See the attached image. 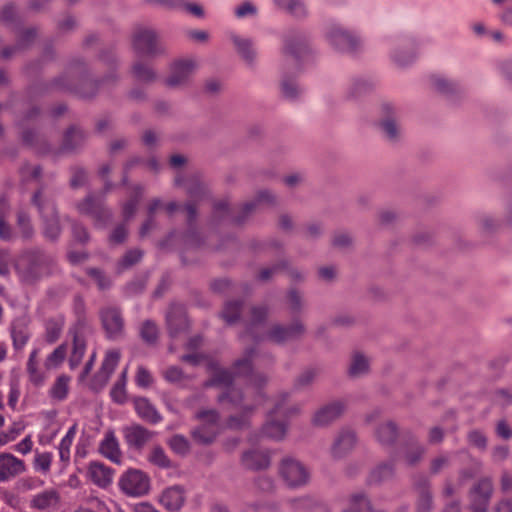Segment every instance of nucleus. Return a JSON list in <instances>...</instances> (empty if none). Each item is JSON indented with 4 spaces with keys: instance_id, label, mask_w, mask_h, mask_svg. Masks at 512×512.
Here are the masks:
<instances>
[{
    "instance_id": "nucleus-1",
    "label": "nucleus",
    "mask_w": 512,
    "mask_h": 512,
    "mask_svg": "<svg viewBox=\"0 0 512 512\" xmlns=\"http://www.w3.org/2000/svg\"><path fill=\"white\" fill-rule=\"evenodd\" d=\"M181 359L192 365H198L202 361H206L211 376L210 379L204 382L203 387L224 389L225 391L218 395V402L223 407L235 410V413L229 417L227 425L235 429L246 426L256 407L264 401V395L260 388L266 383V378L261 375H252L245 390H237L233 386L234 376L228 370L221 368L217 362L198 353L183 355Z\"/></svg>"
},
{
    "instance_id": "nucleus-33",
    "label": "nucleus",
    "mask_w": 512,
    "mask_h": 512,
    "mask_svg": "<svg viewBox=\"0 0 512 512\" xmlns=\"http://www.w3.org/2000/svg\"><path fill=\"white\" fill-rule=\"evenodd\" d=\"M375 438L382 446H391L398 437V428L393 421H386L375 430Z\"/></svg>"
},
{
    "instance_id": "nucleus-40",
    "label": "nucleus",
    "mask_w": 512,
    "mask_h": 512,
    "mask_svg": "<svg viewBox=\"0 0 512 512\" xmlns=\"http://www.w3.org/2000/svg\"><path fill=\"white\" fill-rule=\"evenodd\" d=\"M76 435V425L71 426L66 432L65 436L61 439L58 450L60 460L68 462L70 460V448Z\"/></svg>"
},
{
    "instance_id": "nucleus-62",
    "label": "nucleus",
    "mask_w": 512,
    "mask_h": 512,
    "mask_svg": "<svg viewBox=\"0 0 512 512\" xmlns=\"http://www.w3.org/2000/svg\"><path fill=\"white\" fill-rule=\"evenodd\" d=\"M44 482L37 477H27L18 482V488L23 491H30L40 488Z\"/></svg>"
},
{
    "instance_id": "nucleus-63",
    "label": "nucleus",
    "mask_w": 512,
    "mask_h": 512,
    "mask_svg": "<svg viewBox=\"0 0 512 512\" xmlns=\"http://www.w3.org/2000/svg\"><path fill=\"white\" fill-rule=\"evenodd\" d=\"M256 13H257L256 6L249 1L243 2L235 8V15L238 18L254 16V15H256Z\"/></svg>"
},
{
    "instance_id": "nucleus-45",
    "label": "nucleus",
    "mask_w": 512,
    "mask_h": 512,
    "mask_svg": "<svg viewBox=\"0 0 512 512\" xmlns=\"http://www.w3.org/2000/svg\"><path fill=\"white\" fill-rule=\"evenodd\" d=\"M255 350L254 349H248L245 351L244 355L242 358L238 359L235 363H234V370L236 372V374L238 375H246V374H249L252 370V360L255 356Z\"/></svg>"
},
{
    "instance_id": "nucleus-32",
    "label": "nucleus",
    "mask_w": 512,
    "mask_h": 512,
    "mask_svg": "<svg viewBox=\"0 0 512 512\" xmlns=\"http://www.w3.org/2000/svg\"><path fill=\"white\" fill-rule=\"evenodd\" d=\"M370 359L362 352H354L351 356L348 375L351 378H360L369 373Z\"/></svg>"
},
{
    "instance_id": "nucleus-3",
    "label": "nucleus",
    "mask_w": 512,
    "mask_h": 512,
    "mask_svg": "<svg viewBox=\"0 0 512 512\" xmlns=\"http://www.w3.org/2000/svg\"><path fill=\"white\" fill-rule=\"evenodd\" d=\"M325 38L339 52H356L362 46L361 37L338 22H331L326 26Z\"/></svg>"
},
{
    "instance_id": "nucleus-58",
    "label": "nucleus",
    "mask_w": 512,
    "mask_h": 512,
    "mask_svg": "<svg viewBox=\"0 0 512 512\" xmlns=\"http://www.w3.org/2000/svg\"><path fill=\"white\" fill-rule=\"evenodd\" d=\"M425 448L421 445H413L406 452L405 460L409 465L417 463L425 454Z\"/></svg>"
},
{
    "instance_id": "nucleus-51",
    "label": "nucleus",
    "mask_w": 512,
    "mask_h": 512,
    "mask_svg": "<svg viewBox=\"0 0 512 512\" xmlns=\"http://www.w3.org/2000/svg\"><path fill=\"white\" fill-rule=\"evenodd\" d=\"M241 311V303L238 301L227 302L221 313V317L227 324H233L238 319Z\"/></svg>"
},
{
    "instance_id": "nucleus-20",
    "label": "nucleus",
    "mask_w": 512,
    "mask_h": 512,
    "mask_svg": "<svg viewBox=\"0 0 512 512\" xmlns=\"http://www.w3.org/2000/svg\"><path fill=\"white\" fill-rule=\"evenodd\" d=\"M304 326L300 322H294L289 327L279 324L273 325L262 339H268L275 343H284L297 338L304 333Z\"/></svg>"
},
{
    "instance_id": "nucleus-26",
    "label": "nucleus",
    "mask_w": 512,
    "mask_h": 512,
    "mask_svg": "<svg viewBox=\"0 0 512 512\" xmlns=\"http://www.w3.org/2000/svg\"><path fill=\"white\" fill-rule=\"evenodd\" d=\"M375 82L367 76H357L350 80L346 87L345 95L349 100H355L371 92Z\"/></svg>"
},
{
    "instance_id": "nucleus-56",
    "label": "nucleus",
    "mask_w": 512,
    "mask_h": 512,
    "mask_svg": "<svg viewBox=\"0 0 512 512\" xmlns=\"http://www.w3.org/2000/svg\"><path fill=\"white\" fill-rule=\"evenodd\" d=\"M381 128L389 140H396L400 133V127L394 118H387L383 120Z\"/></svg>"
},
{
    "instance_id": "nucleus-12",
    "label": "nucleus",
    "mask_w": 512,
    "mask_h": 512,
    "mask_svg": "<svg viewBox=\"0 0 512 512\" xmlns=\"http://www.w3.org/2000/svg\"><path fill=\"white\" fill-rule=\"evenodd\" d=\"M357 437L350 428H342L335 435L329 453L334 460L346 457L355 448Z\"/></svg>"
},
{
    "instance_id": "nucleus-25",
    "label": "nucleus",
    "mask_w": 512,
    "mask_h": 512,
    "mask_svg": "<svg viewBox=\"0 0 512 512\" xmlns=\"http://www.w3.org/2000/svg\"><path fill=\"white\" fill-rule=\"evenodd\" d=\"M99 452L113 463H121L122 453L119 447V442L113 431H107L104 434L103 439L99 443Z\"/></svg>"
},
{
    "instance_id": "nucleus-30",
    "label": "nucleus",
    "mask_w": 512,
    "mask_h": 512,
    "mask_svg": "<svg viewBox=\"0 0 512 512\" xmlns=\"http://www.w3.org/2000/svg\"><path fill=\"white\" fill-rule=\"evenodd\" d=\"M134 408L137 415L144 421L156 424L162 420V416L155 406L145 397L134 399Z\"/></svg>"
},
{
    "instance_id": "nucleus-39",
    "label": "nucleus",
    "mask_w": 512,
    "mask_h": 512,
    "mask_svg": "<svg viewBox=\"0 0 512 512\" xmlns=\"http://www.w3.org/2000/svg\"><path fill=\"white\" fill-rule=\"evenodd\" d=\"M128 368H124L118 380L113 385L110 395L113 401L122 404L126 401V382H127Z\"/></svg>"
},
{
    "instance_id": "nucleus-36",
    "label": "nucleus",
    "mask_w": 512,
    "mask_h": 512,
    "mask_svg": "<svg viewBox=\"0 0 512 512\" xmlns=\"http://www.w3.org/2000/svg\"><path fill=\"white\" fill-rule=\"evenodd\" d=\"M70 378L61 375L57 377L49 390V396L55 401H63L66 399L69 391Z\"/></svg>"
},
{
    "instance_id": "nucleus-23",
    "label": "nucleus",
    "mask_w": 512,
    "mask_h": 512,
    "mask_svg": "<svg viewBox=\"0 0 512 512\" xmlns=\"http://www.w3.org/2000/svg\"><path fill=\"white\" fill-rule=\"evenodd\" d=\"M241 462L245 468L257 471L268 468L271 457L268 451L250 449L243 453Z\"/></svg>"
},
{
    "instance_id": "nucleus-8",
    "label": "nucleus",
    "mask_w": 512,
    "mask_h": 512,
    "mask_svg": "<svg viewBox=\"0 0 512 512\" xmlns=\"http://www.w3.org/2000/svg\"><path fill=\"white\" fill-rule=\"evenodd\" d=\"M132 45L135 53L140 57H155L164 53L165 49L159 42L157 33L147 27L135 29L132 37Z\"/></svg>"
},
{
    "instance_id": "nucleus-52",
    "label": "nucleus",
    "mask_w": 512,
    "mask_h": 512,
    "mask_svg": "<svg viewBox=\"0 0 512 512\" xmlns=\"http://www.w3.org/2000/svg\"><path fill=\"white\" fill-rule=\"evenodd\" d=\"M67 349L65 345L58 346L45 360L44 366L46 370L58 367L66 356Z\"/></svg>"
},
{
    "instance_id": "nucleus-49",
    "label": "nucleus",
    "mask_w": 512,
    "mask_h": 512,
    "mask_svg": "<svg viewBox=\"0 0 512 512\" xmlns=\"http://www.w3.org/2000/svg\"><path fill=\"white\" fill-rule=\"evenodd\" d=\"M168 445L173 452L179 455H186L190 451V443L186 437L180 434L172 436L168 440Z\"/></svg>"
},
{
    "instance_id": "nucleus-10",
    "label": "nucleus",
    "mask_w": 512,
    "mask_h": 512,
    "mask_svg": "<svg viewBox=\"0 0 512 512\" xmlns=\"http://www.w3.org/2000/svg\"><path fill=\"white\" fill-rule=\"evenodd\" d=\"M119 486L125 494L139 497L148 493L150 480L141 470L131 469L121 476Z\"/></svg>"
},
{
    "instance_id": "nucleus-54",
    "label": "nucleus",
    "mask_w": 512,
    "mask_h": 512,
    "mask_svg": "<svg viewBox=\"0 0 512 512\" xmlns=\"http://www.w3.org/2000/svg\"><path fill=\"white\" fill-rule=\"evenodd\" d=\"M142 339L148 343H153L158 337V328L156 324L150 320L145 321L140 328Z\"/></svg>"
},
{
    "instance_id": "nucleus-15",
    "label": "nucleus",
    "mask_w": 512,
    "mask_h": 512,
    "mask_svg": "<svg viewBox=\"0 0 512 512\" xmlns=\"http://www.w3.org/2000/svg\"><path fill=\"white\" fill-rule=\"evenodd\" d=\"M345 404L342 401H332L321 406L312 417V424L316 427H326L335 422L343 414Z\"/></svg>"
},
{
    "instance_id": "nucleus-19",
    "label": "nucleus",
    "mask_w": 512,
    "mask_h": 512,
    "mask_svg": "<svg viewBox=\"0 0 512 512\" xmlns=\"http://www.w3.org/2000/svg\"><path fill=\"white\" fill-rule=\"evenodd\" d=\"M42 348L40 346H35L27 360L26 371L29 377V381L34 386H42L47 379V371L46 368H42L41 366V354Z\"/></svg>"
},
{
    "instance_id": "nucleus-44",
    "label": "nucleus",
    "mask_w": 512,
    "mask_h": 512,
    "mask_svg": "<svg viewBox=\"0 0 512 512\" xmlns=\"http://www.w3.org/2000/svg\"><path fill=\"white\" fill-rule=\"evenodd\" d=\"M133 75L138 81L144 83H149L156 79V74L153 69L142 62H136L133 65Z\"/></svg>"
},
{
    "instance_id": "nucleus-24",
    "label": "nucleus",
    "mask_w": 512,
    "mask_h": 512,
    "mask_svg": "<svg viewBox=\"0 0 512 512\" xmlns=\"http://www.w3.org/2000/svg\"><path fill=\"white\" fill-rule=\"evenodd\" d=\"M88 477L98 487L106 488L113 481L114 471L103 463L94 461L89 464Z\"/></svg>"
},
{
    "instance_id": "nucleus-41",
    "label": "nucleus",
    "mask_w": 512,
    "mask_h": 512,
    "mask_svg": "<svg viewBox=\"0 0 512 512\" xmlns=\"http://www.w3.org/2000/svg\"><path fill=\"white\" fill-rule=\"evenodd\" d=\"M148 461L162 469H167L172 467V462L165 453L164 449L160 446H154L149 455H148Z\"/></svg>"
},
{
    "instance_id": "nucleus-50",
    "label": "nucleus",
    "mask_w": 512,
    "mask_h": 512,
    "mask_svg": "<svg viewBox=\"0 0 512 512\" xmlns=\"http://www.w3.org/2000/svg\"><path fill=\"white\" fill-rule=\"evenodd\" d=\"M185 187L187 193L192 200H197L204 196L206 188L203 183L197 177H191L186 180Z\"/></svg>"
},
{
    "instance_id": "nucleus-14",
    "label": "nucleus",
    "mask_w": 512,
    "mask_h": 512,
    "mask_svg": "<svg viewBox=\"0 0 512 512\" xmlns=\"http://www.w3.org/2000/svg\"><path fill=\"white\" fill-rule=\"evenodd\" d=\"M196 69V63L192 59L175 61L170 68V74L166 84L170 87H179L186 84Z\"/></svg>"
},
{
    "instance_id": "nucleus-21",
    "label": "nucleus",
    "mask_w": 512,
    "mask_h": 512,
    "mask_svg": "<svg viewBox=\"0 0 512 512\" xmlns=\"http://www.w3.org/2000/svg\"><path fill=\"white\" fill-rule=\"evenodd\" d=\"M123 434L127 445L135 450H141L154 436V432L138 424L125 427Z\"/></svg>"
},
{
    "instance_id": "nucleus-6",
    "label": "nucleus",
    "mask_w": 512,
    "mask_h": 512,
    "mask_svg": "<svg viewBox=\"0 0 512 512\" xmlns=\"http://www.w3.org/2000/svg\"><path fill=\"white\" fill-rule=\"evenodd\" d=\"M201 425L192 430L191 436L195 442L209 445L219 434V413L215 409L201 410L195 414Z\"/></svg>"
},
{
    "instance_id": "nucleus-17",
    "label": "nucleus",
    "mask_w": 512,
    "mask_h": 512,
    "mask_svg": "<svg viewBox=\"0 0 512 512\" xmlns=\"http://www.w3.org/2000/svg\"><path fill=\"white\" fill-rule=\"evenodd\" d=\"M101 320L109 338L116 339L123 333L124 322L120 311L115 307H106L102 309Z\"/></svg>"
},
{
    "instance_id": "nucleus-27",
    "label": "nucleus",
    "mask_w": 512,
    "mask_h": 512,
    "mask_svg": "<svg viewBox=\"0 0 512 512\" xmlns=\"http://www.w3.org/2000/svg\"><path fill=\"white\" fill-rule=\"evenodd\" d=\"M275 196L268 190H262L258 192L254 201H250L245 203L241 208L239 213L233 218V221L237 224L243 223L248 216L254 212L258 205L261 203H274Z\"/></svg>"
},
{
    "instance_id": "nucleus-5",
    "label": "nucleus",
    "mask_w": 512,
    "mask_h": 512,
    "mask_svg": "<svg viewBox=\"0 0 512 512\" xmlns=\"http://www.w3.org/2000/svg\"><path fill=\"white\" fill-rule=\"evenodd\" d=\"M278 473L280 478L290 488L303 487L310 480V470L308 467L291 456L284 457L280 461Z\"/></svg>"
},
{
    "instance_id": "nucleus-64",
    "label": "nucleus",
    "mask_w": 512,
    "mask_h": 512,
    "mask_svg": "<svg viewBox=\"0 0 512 512\" xmlns=\"http://www.w3.org/2000/svg\"><path fill=\"white\" fill-rule=\"evenodd\" d=\"M135 381L139 387L146 388L150 386V384L153 381V378L150 372L145 367L139 366L137 369Z\"/></svg>"
},
{
    "instance_id": "nucleus-53",
    "label": "nucleus",
    "mask_w": 512,
    "mask_h": 512,
    "mask_svg": "<svg viewBox=\"0 0 512 512\" xmlns=\"http://www.w3.org/2000/svg\"><path fill=\"white\" fill-rule=\"evenodd\" d=\"M53 455L50 452L37 453L34 458V469L46 474L51 467Z\"/></svg>"
},
{
    "instance_id": "nucleus-11",
    "label": "nucleus",
    "mask_w": 512,
    "mask_h": 512,
    "mask_svg": "<svg viewBox=\"0 0 512 512\" xmlns=\"http://www.w3.org/2000/svg\"><path fill=\"white\" fill-rule=\"evenodd\" d=\"M493 490V481L490 477L478 480L470 491V507L472 512L487 511Z\"/></svg>"
},
{
    "instance_id": "nucleus-29",
    "label": "nucleus",
    "mask_w": 512,
    "mask_h": 512,
    "mask_svg": "<svg viewBox=\"0 0 512 512\" xmlns=\"http://www.w3.org/2000/svg\"><path fill=\"white\" fill-rule=\"evenodd\" d=\"M60 493L56 489H46L31 499V507L39 510L56 509L60 504Z\"/></svg>"
},
{
    "instance_id": "nucleus-34",
    "label": "nucleus",
    "mask_w": 512,
    "mask_h": 512,
    "mask_svg": "<svg viewBox=\"0 0 512 512\" xmlns=\"http://www.w3.org/2000/svg\"><path fill=\"white\" fill-rule=\"evenodd\" d=\"M231 41L235 45L238 53L248 63H252L256 56V51L250 39L243 38L236 34H231Z\"/></svg>"
},
{
    "instance_id": "nucleus-38",
    "label": "nucleus",
    "mask_w": 512,
    "mask_h": 512,
    "mask_svg": "<svg viewBox=\"0 0 512 512\" xmlns=\"http://www.w3.org/2000/svg\"><path fill=\"white\" fill-rule=\"evenodd\" d=\"M85 138V134L82 130L71 128L64 136L63 149L66 151L75 150L84 143Z\"/></svg>"
},
{
    "instance_id": "nucleus-2",
    "label": "nucleus",
    "mask_w": 512,
    "mask_h": 512,
    "mask_svg": "<svg viewBox=\"0 0 512 512\" xmlns=\"http://www.w3.org/2000/svg\"><path fill=\"white\" fill-rule=\"evenodd\" d=\"M289 392H280L273 399V407L269 410L265 423L261 428L263 437L281 441L288 429V418L300 413L298 405H288Z\"/></svg>"
},
{
    "instance_id": "nucleus-42",
    "label": "nucleus",
    "mask_w": 512,
    "mask_h": 512,
    "mask_svg": "<svg viewBox=\"0 0 512 512\" xmlns=\"http://www.w3.org/2000/svg\"><path fill=\"white\" fill-rule=\"evenodd\" d=\"M142 196V188L137 186L133 189L130 198L123 204L122 215L125 220H129L135 214L138 202Z\"/></svg>"
},
{
    "instance_id": "nucleus-61",
    "label": "nucleus",
    "mask_w": 512,
    "mask_h": 512,
    "mask_svg": "<svg viewBox=\"0 0 512 512\" xmlns=\"http://www.w3.org/2000/svg\"><path fill=\"white\" fill-rule=\"evenodd\" d=\"M281 88L283 95L289 99H295L300 93L298 84L293 80H283Z\"/></svg>"
},
{
    "instance_id": "nucleus-22",
    "label": "nucleus",
    "mask_w": 512,
    "mask_h": 512,
    "mask_svg": "<svg viewBox=\"0 0 512 512\" xmlns=\"http://www.w3.org/2000/svg\"><path fill=\"white\" fill-rule=\"evenodd\" d=\"M185 491L183 487L174 485L166 488L161 496L160 503L161 505L171 512L179 511L185 503Z\"/></svg>"
},
{
    "instance_id": "nucleus-55",
    "label": "nucleus",
    "mask_w": 512,
    "mask_h": 512,
    "mask_svg": "<svg viewBox=\"0 0 512 512\" xmlns=\"http://www.w3.org/2000/svg\"><path fill=\"white\" fill-rule=\"evenodd\" d=\"M142 255V251L139 249L129 250L119 261V270H125L132 267L134 264L140 261Z\"/></svg>"
},
{
    "instance_id": "nucleus-4",
    "label": "nucleus",
    "mask_w": 512,
    "mask_h": 512,
    "mask_svg": "<svg viewBox=\"0 0 512 512\" xmlns=\"http://www.w3.org/2000/svg\"><path fill=\"white\" fill-rule=\"evenodd\" d=\"M416 57V41L412 37L402 36L391 40L388 58L394 69L406 70L413 65Z\"/></svg>"
},
{
    "instance_id": "nucleus-46",
    "label": "nucleus",
    "mask_w": 512,
    "mask_h": 512,
    "mask_svg": "<svg viewBox=\"0 0 512 512\" xmlns=\"http://www.w3.org/2000/svg\"><path fill=\"white\" fill-rule=\"evenodd\" d=\"M163 204L160 199H154L148 207V218L140 228V236L145 237L155 227L154 214L162 207Z\"/></svg>"
},
{
    "instance_id": "nucleus-35",
    "label": "nucleus",
    "mask_w": 512,
    "mask_h": 512,
    "mask_svg": "<svg viewBox=\"0 0 512 512\" xmlns=\"http://www.w3.org/2000/svg\"><path fill=\"white\" fill-rule=\"evenodd\" d=\"M394 474V465L391 462L376 466L370 473L368 481L371 484H379L390 479Z\"/></svg>"
},
{
    "instance_id": "nucleus-28",
    "label": "nucleus",
    "mask_w": 512,
    "mask_h": 512,
    "mask_svg": "<svg viewBox=\"0 0 512 512\" xmlns=\"http://www.w3.org/2000/svg\"><path fill=\"white\" fill-rule=\"evenodd\" d=\"M169 333L175 337L178 333L187 328L188 322L185 311L180 305H172L166 315Z\"/></svg>"
},
{
    "instance_id": "nucleus-59",
    "label": "nucleus",
    "mask_w": 512,
    "mask_h": 512,
    "mask_svg": "<svg viewBox=\"0 0 512 512\" xmlns=\"http://www.w3.org/2000/svg\"><path fill=\"white\" fill-rule=\"evenodd\" d=\"M19 229L24 238H29L33 234V228L30 224V219L25 212H19L17 217Z\"/></svg>"
},
{
    "instance_id": "nucleus-13",
    "label": "nucleus",
    "mask_w": 512,
    "mask_h": 512,
    "mask_svg": "<svg viewBox=\"0 0 512 512\" xmlns=\"http://www.w3.org/2000/svg\"><path fill=\"white\" fill-rule=\"evenodd\" d=\"M77 209L79 213L92 217L97 227H104L111 218V213L93 195H88L77 205Z\"/></svg>"
},
{
    "instance_id": "nucleus-47",
    "label": "nucleus",
    "mask_w": 512,
    "mask_h": 512,
    "mask_svg": "<svg viewBox=\"0 0 512 512\" xmlns=\"http://www.w3.org/2000/svg\"><path fill=\"white\" fill-rule=\"evenodd\" d=\"M317 377V370L314 368H308L301 372L295 379L293 389L296 391L302 390L310 386Z\"/></svg>"
},
{
    "instance_id": "nucleus-60",
    "label": "nucleus",
    "mask_w": 512,
    "mask_h": 512,
    "mask_svg": "<svg viewBox=\"0 0 512 512\" xmlns=\"http://www.w3.org/2000/svg\"><path fill=\"white\" fill-rule=\"evenodd\" d=\"M450 456L448 454H441L431 461L430 471L433 474L440 473L443 469L450 465Z\"/></svg>"
},
{
    "instance_id": "nucleus-7",
    "label": "nucleus",
    "mask_w": 512,
    "mask_h": 512,
    "mask_svg": "<svg viewBox=\"0 0 512 512\" xmlns=\"http://www.w3.org/2000/svg\"><path fill=\"white\" fill-rule=\"evenodd\" d=\"M16 271L25 283H33L47 271V259L39 253L22 255L15 264Z\"/></svg>"
},
{
    "instance_id": "nucleus-18",
    "label": "nucleus",
    "mask_w": 512,
    "mask_h": 512,
    "mask_svg": "<svg viewBox=\"0 0 512 512\" xmlns=\"http://www.w3.org/2000/svg\"><path fill=\"white\" fill-rule=\"evenodd\" d=\"M119 360L120 352L118 350L113 349L106 352L101 368L93 379V387L95 389H101L107 384Z\"/></svg>"
},
{
    "instance_id": "nucleus-43",
    "label": "nucleus",
    "mask_w": 512,
    "mask_h": 512,
    "mask_svg": "<svg viewBox=\"0 0 512 512\" xmlns=\"http://www.w3.org/2000/svg\"><path fill=\"white\" fill-rule=\"evenodd\" d=\"M430 81L432 87L441 93H451L457 87V83L445 75H432Z\"/></svg>"
},
{
    "instance_id": "nucleus-9",
    "label": "nucleus",
    "mask_w": 512,
    "mask_h": 512,
    "mask_svg": "<svg viewBox=\"0 0 512 512\" xmlns=\"http://www.w3.org/2000/svg\"><path fill=\"white\" fill-rule=\"evenodd\" d=\"M32 200L43 218L46 237L56 239L60 234V224L54 203L44 194L43 190L36 192Z\"/></svg>"
},
{
    "instance_id": "nucleus-16",
    "label": "nucleus",
    "mask_w": 512,
    "mask_h": 512,
    "mask_svg": "<svg viewBox=\"0 0 512 512\" xmlns=\"http://www.w3.org/2000/svg\"><path fill=\"white\" fill-rule=\"evenodd\" d=\"M26 471L25 462L11 453H0V483L14 479Z\"/></svg>"
},
{
    "instance_id": "nucleus-31",
    "label": "nucleus",
    "mask_w": 512,
    "mask_h": 512,
    "mask_svg": "<svg viewBox=\"0 0 512 512\" xmlns=\"http://www.w3.org/2000/svg\"><path fill=\"white\" fill-rule=\"evenodd\" d=\"M277 9L290 16L302 19L308 16L309 10L303 0H272Z\"/></svg>"
},
{
    "instance_id": "nucleus-57",
    "label": "nucleus",
    "mask_w": 512,
    "mask_h": 512,
    "mask_svg": "<svg viewBox=\"0 0 512 512\" xmlns=\"http://www.w3.org/2000/svg\"><path fill=\"white\" fill-rule=\"evenodd\" d=\"M62 323L51 319L46 322V339L49 343H54L60 336Z\"/></svg>"
},
{
    "instance_id": "nucleus-48",
    "label": "nucleus",
    "mask_w": 512,
    "mask_h": 512,
    "mask_svg": "<svg viewBox=\"0 0 512 512\" xmlns=\"http://www.w3.org/2000/svg\"><path fill=\"white\" fill-rule=\"evenodd\" d=\"M502 224L508 226L504 219L500 221L491 214H483L478 218V225L480 229L487 233L496 231Z\"/></svg>"
},
{
    "instance_id": "nucleus-37",
    "label": "nucleus",
    "mask_w": 512,
    "mask_h": 512,
    "mask_svg": "<svg viewBox=\"0 0 512 512\" xmlns=\"http://www.w3.org/2000/svg\"><path fill=\"white\" fill-rule=\"evenodd\" d=\"M86 351V342L85 339L79 335L75 334L73 337V348L72 353L69 358V365L71 369H75L81 362Z\"/></svg>"
}]
</instances>
